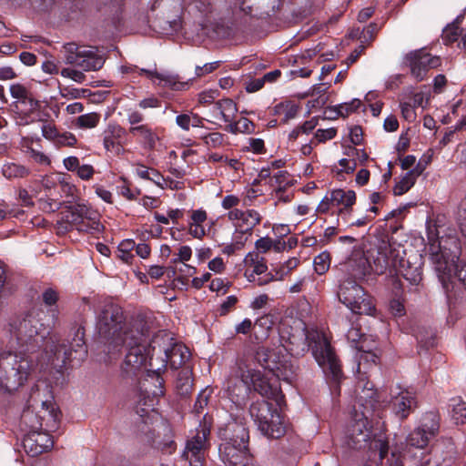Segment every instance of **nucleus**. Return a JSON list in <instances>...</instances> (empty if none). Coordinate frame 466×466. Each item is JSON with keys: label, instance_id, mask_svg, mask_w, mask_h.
<instances>
[{"label": "nucleus", "instance_id": "15", "mask_svg": "<svg viewBox=\"0 0 466 466\" xmlns=\"http://www.w3.org/2000/svg\"><path fill=\"white\" fill-rule=\"evenodd\" d=\"M347 339L358 352L356 359L358 360L357 373L360 374L366 370L367 366L376 365L379 356L375 350L377 344L372 335L365 336L360 332L358 326H352L347 332Z\"/></svg>", "mask_w": 466, "mask_h": 466}, {"label": "nucleus", "instance_id": "49", "mask_svg": "<svg viewBox=\"0 0 466 466\" xmlns=\"http://www.w3.org/2000/svg\"><path fill=\"white\" fill-rule=\"evenodd\" d=\"M389 311L393 317H402L405 315V307L403 301L400 299H393L389 303Z\"/></svg>", "mask_w": 466, "mask_h": 466}, {"label": "nucleus", "instance_id": "60", "mask_svg": "<svg viewBox=\"0 0 466 466\" xmlns=\"http://www.w3.org/2000/svg\"><path fill=\"white\" fill-rule=\"evenodd\" d=\"M240 203V199L238 197L235 195H227L223 198L221 201V207L224 209H234V208L238 207Z\"/></svg>", "mask_w": 466, "mask_h": 466}, {"label": "nucleus", "instance_id": "43", "mask_svg": "<svg viewBox=\"0 0 466 466\" xmlns=\"http://www.w3.org/2000/svg\"><path fill=\"white\" fill-rule=\"evenodd\" d=\"M455 217L461 234L466 238V196L459 203Z\"/></svg>", "mask_w": 466, "mask_h": 466}, {"label": "nucleus", "instance_id": "32", "mask_svg": "<svg viewBox=\"0 0 466 466\" xmlns=\"http://www.w3.org/2000/svg\"><path fill=\"white\" fill-rule=\"evenodd\" d=\"M299 109V105L292 101L281 102L274 107L275 114L283 116V122L285 123L295 118Z\"/></svg>", "mask_w": 466, "mask_h": 466}, {"label": "nucleus", "instance_id": "38", "mask_svg": "<svg viewBox=\"0 0 466 466\" xmlns=\"http://www.w3.org/2000/svg\"><path fill=\"white\" fill-rule=\"evenodd\" d=\"M199 137L208 148H218L224 145L225 136L219 132L202 134Z\"/></svg>", "mask_w": 466, "mask_h": 466}, {"label": "nucleus", "instance_id": "12", "mask_svg": "<svg viewBox=\"0 0 466 466\" xmlns=\"http://www.w3.org/2000/svg\"><path fill=\"white\" fill-rule=\"evenodd\" d=\"M249 414L258 430L266 437L279 439L285 434L286 425L277 407L266 400L253 402Z\"/></svg>", "mask_w": 466, "mask_h": 466}, {"label": "nucleus", "instance_id": "25", "mask_svg": "<svg viewBox=\"0 0 466 466\" xmlns=\"http://www.w3.org/2000/svg\"><path fill=\"white\" fill-rule=\"evenodd\" d=\"M140 74L146 75L155 84L169 87L173 90H183L187 86V83L180 81L178 76L170 73H158L156 70L140 69Z\"/></svg>", "mask_w": 466, "mask_h": 466}, {"label": "nucleus", "instance_id": "39", "mask_svg": "<svg viewBox=\"0 0 466 466\" xmlns=\"http://www.w3.org/2000/svg\"><path fill=\"white\" fill-rule=\"evenodd\" d=\"M299 264V259L297 258H290L283 264H281L274 273V280H281L288 276L291 270L296 268Z\"/></svg>", "mask_w": 466, "mask_h": 466}, {"label": "nucleus", "instance_id": "53", "mask_svg": "<svg viewBox=\"0 0 466 466\" xmlns=\"http://www.w3.org/2000/svg\"><path fill=\"white\" fill-rule=\"evenodd\" d=\"M39 203L41 209L48 213L56 212L61 208L60 201L53 200L49 198H41Z\"/></svg>", "mask_w": 466, "mask_h": 466}, {"label": "nucleus", "instance_id": "24", "mask_svg": "<svg viewBox=\"0 0 466 466\" xmlns=\"http://www.w3.org/2000/svg\"><path fill=\"white\" fill-rule=\"evenodd\" d=\"M416 404V396L413 391L409 390H401L393 398V412L400 420H404L408 418L410 412L415 409Z\"/></svg>", "mask_w": 466, "mask_h": 466}, {"label": "nucleus", "instance_id": "4", "mask_svg": "<svg viewBox=\"0 0 466 466\" xmlns=\"http://www.w3.org/2000/svg\"><path fill=\"white\" fill-rule=\"evenodd\" d=\"M367 371L358 373L357 389H361L357 399V404L360 410H355L354 417L346 432V441L350 448L354 450L368 449L374 456L378 455V463H381L388 454L389 444L386 438L383 423L377 422V427L370 426V420L384 407V401L380 400L381 393L374 390V385L369 381ZM357 410V407H354Z\"/></svg>", "mask_w": 466, "mask_h": 466}, {"label": "nucleus", "instance_id": "2", "mask_svg": "<svg viewBox=\"0 0 466 466\" xmlns=\"http://www.w3.org/2000/svg\"><path fill=\"white\" fill-rule=\"evenodd\" d=\"M284 344L278 348L259 347L254 356L258 364L270 371L278 380L291 383L297 372V365L290 357L303 356L311 350L312 355L327 377L338 383L341 378L339 362L323 331L315 327H307L298 322L295 332L285 338Z\"/></svg>", "mask_w": 466, "mask_h": 466}, {"label": "nucleus", "instance_id": "63", "mask_svg": "<svg viewBox=\"0 0 466 466\" xmlns=\"http://www.w3.org/2000/svg\"><path fill=\"white\" fill-rule=\"evenodd\" d=\"M348 156L353 157L356 161L358 160L360 164H365L369 159V156L364 150L354 147L349 150Z\"/></svg>", "mask_w": 466, "mask_h": 466}, {"label": "nucleus", "instance_id": "52", "mask_svg": "<svg viewBox=\"0 0 466 466\" xmlns=\"http://www.w3.org/2000/svg\"><path fill=\"white\" fill-rule=\"evenodd\" d=\"M58 298V292L53 288H47L42 293V300L48 307L55 306Z\"/></svg>", "mask_w": 466, "mask_h": 466}, {"label": "nucleus", "instance_id": "19", "mask_svg": "<svg viewBox=\"0 0 466 466\" xmlns=\"http://www.w3.org/2000/svg\"><path fill=\"white\" fill-rule=\"evenodd\" d=\"M209 434L210 428L206 423L200 424L196 430V434L187 441L183 456L189 466H204L205 453L209 445Z\"/></svg>", "mask_w": 466, "mask_h": 466}, {"label": "nucleus", "instance_id": "16", "mask_svg": "<svg viewBox=\"0 0 466 466\" xmlns=\"http://www.w3.org/2000/svg\"><path fill=\"white\" fill-rule=\"evenodd\" d=\"M196 7L206 15L219 10L220 13L231 15L233 20L248 16L252 11L246 0H198Z\"/></svg>", "mask_w": 466, "mask_h": 466}, {"label": "nucleus", "instance_id": "22", "mask_svg": "<svg viewBox=\"0 0 466 466\" xmlns=\"http://www.w3.org/2000/svg\"><path fill=\"white\" fill-rule=\"evenodd\" d=\"M127 130L115 122H110L102 132L103 147L106 153L115 157L124 156Z\"/></svg>", "mask_w": 466, "mask_h": 466}, {"label": "nucleus", "instance_id": "37", "mask_svg": "<svg viewBox=\"0 0 466 466\" xmlns=\"http://www.w3.org/2000/svg\"><path fill=\"white\" fill-rule=\"evenodd\" d=\"M330 255L328 251H323L314 258L313 265L317 274H325L330 267Z\"/></svg>", "mask_w": 466, "mask_h": 466}, {"label": "nucleus", "instance_id": "9", "mask_svg": "<svg viewBox=\"0 0 466 466\" xmlns=\"http://www.w3.org/2000/svg\"><path fill=\"white\" fill-rule=\"evenodd\" d=\"M345 267L351 277L339 280L337 297L352 313L374 316L376 308L372 299L356 281L366 276L370 263L364 251L354 246L351 254L345 261Z\"/></svg>", "mask_w": 466, "mask_h": 466}, {"label": "nucleus", "instance_id": "27", "mask_svg": "<svg viewBox=\"0 0 466 466\" xmlns=\"http://www.w3.org/2000/svg\"><path fill=\"white\" fill-rule=\"evenodd\" d=\"M128 132L133 136H138L145 148L154 149L159 140L157 134L147 125L140 124L138 127L129 128Z\"/></svg>", "mask_w": 466, "mask_h": 466}, {"label": "nucleus", "instance_id": "31", "mask_svg": "<svg viewBox=\"0 0 466 466\" xmlns=\"http://www.w3.org/2000/svg\"><path fill=\"white\" fill-rule=\"evenodd\" d=\"M229 133L237 134H253L255 132L254 123L247 117H240L238 121H231L226 128Z\"/></svg>", "mask_w": 466, "mask_h": 466}, {"label": "nucleus", "instance_id": "23", "mask_svg": "<svg viewBox=\"0 0 466 466\" xmlns=\"http://www.w3.org/2000/svg\"><path fill=\"white\" fill-rule=\"evenodd\" d=\"M187 225L188 234L192 238L201 240L209 235L215 226V219L208 217L206 209L198 208L188 210Z\"/></svg>", "mask_w": 466, "mask_h": 466}, {"label": "nucleus", "instance_id": "54", "mask_svg": "<svg viewBox=\"0 0 466 466\" xmlns=\"http://www.w3.org/2000/svg\"><path fill=\"white\" fill-rule=\"evenodd\" d=\"M30 157L36 162L37 164L44 165V166H49L51 164V160L47 155H46L44 152L29 148L28 150Z\"/></svg>", "mask_w": 466, "mask_h": 466}, {"label": "nucleus", "instance_id": "64", "mask_svg": "<svg viewBox=\"0 0 466 466\" xmlns=\"http://www.w3.org/2000/svg\"><path fill=\"white\" fill-rule=\"evenodd\" d=\"M255 247L258 252L266 253L272 247V240L268 237L258 238L255 242Z\"/></svg>", "mask_w": 466, "mask_h": 466}, {"label": "nucleus", "instance_id": "17", "mask_svg": "<svg viewBox=\"0 0 466 466\" xmlns=\"http://www.w3.org/2000/svg\"><path fill=\"white\" fill-rule=\"evenodd\" d=\"M228 218L235 228L233 239H236V245L241 248L247 240V237L243 238L244 235H250L253 228L261 222L262 217L255 209L234 208L228 213Z\"/></svg>", "mask_w": 466, "mask_h": 466}, {"label": "nucleus", "instance_id": "7", "mask_svg": "<svg viewBox=\"0 0 466 466\" xmlns=\"http://www.w3.org/2000/svg\"><path fill=\"white\" fill-rule=\"evenodd\" d=\"M165 337H167L165 335ZM164 339V335H155L151 341H148V335L147 336V362L141 366L137 371L141 369H146L147 377L155 380V389L148 390V380L147 379L141 387L140 401L146 408L141 409L143 413L140 416H149V410L152 415L157 414L153 409L156 401L160 396L164 394V380L160 377L161 371L166 370L167 362H169L172 369H178L185 364L190 358L188 349L182 344L174 343L171 348L163 347L160 341Z\"/></svg>", "mask_w": 466, "mask_h": 466}, {"label": "nucleus", "instance_id": "3", "mask_svg": "<svg viewBox=\"0 0 466 466\" xmlns=\"http://www.w3.org/2000/svg\"><path fill=\"white\" fill-rule=\"evenodd\" d=\"M96 329L105 339V350L109 358L118 355L123 348L127 354L122 369L127 373H136L147 362V336L142 323L125 322L124 313L116 304L106 303L96 317Z\"/></svg>", "mask_w": 466, "mask_h": 466}, {"label": "nucleus", "instance_id": "57", "mask_svg": "<svg viewBox=\"0 0 466 466\" xmlns=\"http://www.w3.org/2000/svg\"><path fill=\"white\" fill-rule=\"evenodd\" d=\"M336 134L337 130L333 127L327 129H318L315 133V138L318 140V142L323 143L335 137Z\"/></svg>", "mask_w": 466, "mask_h": 466}, {"label": "nucleus", "instance_id": "45", "mask_svg": "<svg viewBox=\"0 0 466 466\" xmlns=\"http://www.w3.org/2000/svg\"><path fill=\"white\" fill-rule=\"evenodd\" d=\"M400 108L402 117L406 121L411 123L416 120L417 115L415 111L416 106H414V104H410L409 102H400Z\"/></svg>", "mask_w": 466, "mask_h": 466}, {"label": "nucleus", "instance_id": "10", "mask_svg": "<svg viewBox=\"0 0 466 466\" xmlns=\"http://www.w3.org/2000/svg\"><path fill=\"white\" fill-rule=\"evenodd\" d=\"M63 56L66 64L74 65L81 70L66 67L60 71L61 76L76 83L85 81L83 71L99 70L105 63L104 56L96 47L77 46L75 43H67L63 46Z\"/></svg>", "mask_w": 466, "mask_h": 466}, {"label": "nucleus", "instance_id": "50", "mask_svg": "<svg viewBox=\"0 0 466 466\" xmlns=\"http://www.w3.org/2000/svg\"><path fill=\"white\" fill-rule=\"evenodd\" d=\"M220 61H214L210 63H207L202 66H197L195 69V74L198 77L204 76L208 74L214 72L220 66Z\"/></svg>", "mask_w": 466, "mask_h": 466}, {"label": "nucleus", "instance_id": "21", "mask_svg": "<svg viewBox=\"0 0 466 466\" xmlns=\"http://www.w3.org/2000/svg\"><path fill=\"white\" fill-rule=\"evenodd\" d=\"M245 273L244 276L248 282L264 286L274 280V274L268 271V266L263 257L258 252H248L244 258Z\"/></svg>", "mask_w": 466, "mask_h": 466}, {"label": "nucleus", "instance_id": "35", "mask_svg": "<svg viewBox=\"0 0 466 466\" xmlns=\"http://www.w3.org/2000/svg\"><path fill=\"white\" fill-rule=\"evenodd\" d=\"M136 243L132 239L122 240L117 247V257L125 263H131L134 255L131 251L135 248Z\"/></svg>", "mask_w": 466, "mask_h": 466}, {"label": "nucleus", "instance_id": "55", "mask_svg": "<svg viewBox=\"0 0 466 466\" xmlns=\"http://www.w3.org/2000/svg\"><path fill=\"white\" fill-rule=\"evenodd\" d=\"M192 257V249L189 246H181L178 249L177 257L172 259L173 263L182 262L186 263L190 260Z\"/></svg>", "mask_w": 466, "mask_h": 466}, {"label": "nucleus", "instance_id": "6", "mask_svg": "<svg viewBox=\"0 0 466 466\" xmlns=\"http://www.w3.org/2000/svg\"><path fill=\"white\" fill-rule=\"evenodd\" d=\"M59 420L50 387L45 382L36 384L21 415V426L26 431L23 446L28 455L35 457L53 447L49 432L58 429Z\"/></svg>", "mask_w": 466, "mask_h": 466}, {"label": "nucleus", "instance_id": "18", "mask_svg": "<svg viewBox=\"0 0 466 466\" xmlns=\"http://www.w3.org/2000/svg\"><path fill=\"white\" fill-rule=\"evenodd\" d=\"M439 428L438 414L432 411L425 413L421 417L420 425L407 436V444L418 449L425 448L430 440L438 433Z\"/></svg>", "mask_w": 466, "mask_h": 466}, {"label": "nucleus", "instance_id": "48", "mask_svg": "<svg viewBox=\"0 0 466 466\" xmlns=\"http://www.w3.org/2000/svg\"><path fill=\"white\" fill-rule=\"evenodd\" d=\"M76 142H77V139L73 133L68 132V131H63L61 133V137H60L59 140L57 141V143L56 145V147H57V148L63 147H72L76 146Z\"/></svg>", "mask_w": 466, "mask_h": 466}, {"label": "nucleus", "instance_id": "44", "mask_svg": "<svg viewBox=\"0 0 466 466\" xmlns=\"http://www.w3.org/2000/svg\"><path fill=\"white\" fill-rule=\"evenodd\" d=\"M116 192L127 200H134L140 194L139 189L132 190L128 182L125 179H122V182L116 186Z\"/></svg>", "mask_w": 466, "mask_h": 466}, {"label": "nucleus", "instance_id": "30", "mask_svg": "<svg viewBox=\"0 0 466 466\" xmlns=\"http://www.w3.org/2000/svg\"><path fill=\"white\" fill-rule=\"evenodd\" d=\"M287 173L283 171H278L274 176L276 183L279 184V187L275 189L274 193L276 203H288L293 197V193L286 187V185L284 187L281 186V183L284 182Z\"/></svg>", "mask_w": 466, "mask_h": 466}, {"label": "nucleus", "instance_id": "8", "mask_svg": "<svg viewBox=\"0 0 466 466\" xmlns=\"http://www.w3.org/2000/svg\"><path fill=\"white\" fill-rule=\"evenodd\" d=\"M255 359L240 358L230 368L223 390L231 402L242 406L248 400L252 390L262 397L273 400L280 408L285 403L279 380L268 379L260 370L253 367Z\"/></svg>", "mask_w": 466, "mask_h": 466}, {"label": "nucleus", "instance_id": "26", "mask_svg": "<svg viewBox=\"0 0 466 466\" xmlns=\"http://www.w3.org/2000/svg\"><path fill=\"white\" fill-rule=\"evenodd\" d=\"M213 112L215 117L229 124L234 119L238 112V106L232 99L225 98L215 104Z\"/></svg>", "mask_w": 466, "mask_h": 466}, {"label": "nucleus", "instance_id": "28", "mask_svg": "<svg viewBox=\"0 0 466 466\" xmlns=\"http://www.w3.org/2000/svg\"><path fill=\"white\" fill-rule=\"evenodd\" d=\"M424 167H420V164L414 168L405 173V175L396 183L393 187V193L396 196H401L408 192L415 184L417 177L422 172Z\"/></svg>", "mask_w": 466, "mask_h": 466}, {"label": "nucleus", "instance_id": "61", "mask_svg": "<svg viewBox=\"0 0 466 466\" xmlns=\"http://www.w3.org/2000/svg\"><path fill=\"white\" fill-rule=\"evenodd\" d=\"M129 128L138 127L139 124L143 121V115L137 111H129L127 116Z\"/></svg>", "mask_w": 466, "mask_h": 466}, {"label": "nucleus", "instance_id": "47", "mask_svg": "<svg viewBox=\"0 0 466 466\" xmlns=\"http://www.w3.org/2000/svg\"><path fill=\"white\" fill-rule=\"evenodd\" d=\"M30 100L32 102V105L31 103L26 102H17L14 103V106L19 113L24 115H29L30 113L34 112L38 106L37 100L34 99L31 96Z\"/></svg>", "mask_w": 466, "mask_h": 466}, {"label": "nucleus", "instance_id": "1", "mask_svg": "<svg viewBox=\"0 0 466 466\" xmlns=\"http://www.w3.org/2000/svg\"><path fill=\"white\" fill-rule=\"evenodd\" d=\"M39 314L31 309L9 324L18 349L15 352H0V389L5 391L24 385L37 366L60 371L74 360H83L87 354L82 327L76 329L69 346L59 344L55 336H50L49 327L40 321Z\"/></svg>", "mask_w": 466, "mask_h": 466}, {"label": "nucleus", "instance_id": "20", "mask_svg": "<svg viewBox=\"0 0 466 466\" xmlns=\"http://www.w3.org/2000/svg\"><path fill=\"white\" fill-rule=\"evenodd\" d=\"M405 63L409 66L411 76L420 82L427 77L431 69L441 66V60L440 56H433L424 49H418L405 56Z\"/></svg>", "mask_w": 466, "mask_h": 466}, {"label": "nucleus", "instance_id": "40", "mask_svg": "<svg viewBox=\"0 0 466 466\" xmlns=\"http://www.w3.org/2000/svg\"><path fill=\"white\" fill-rule=\"evenodd\" d=\"M100 120V116L97 113L92 112L81 115L76 119V126L80 128H94Z\"/></svg>", "mask_w": 466, "mask_h": 466}, {"label": "nucleus", "instance_id": "59", "mask_svg": "<svg viewBox=\"0 0 466 466\" xmlns=\"http://www.w3.org/2000/svg\"><path fill=\"white\" fill-rule=\"evenodd\" d=\"M147 180L152 181L158 187L165 189L167 187L166 177H164L157 169L152 168Z\"/></svg>", "mask_w": 466, "mask_h": 466}, {"label": "nucleus", "instance_id": "56", "mask_svg": "<svg viewBox=\"0 0 466 466\" xmlns=\"http://www.w3.org/2000/svg\"><path fill=\"white\" fill-rule=\"evenodd\" d=\"M76 172L78 177L82 180H89L95 174V168L92 165L84 164L80 165Z\"/></svg>", "mask_w": 466, "mask_h": 466}, {"label": "nucleus", "instance_id": "5", "mask_svg": "<svg viewBox=\"0 0 466 466\" xmlns=\"http://www.w3.org/2000/svg\"><path fill=\"white\" fill-rule=\"evenodd\" d=\"M426 236V254L443 289L448 290L456 281L466 289V263L460 260V239L444 215L427 218Z\"/></svg>", "mask_w": 466, "mask_h": 466}, {"label": "nucleus", "instance_id": "41", "mask_svg": "<svg viewBox=\"0 0 466 466\" xmlns=\"http://www.w3.org/2000/svg\"><path fill=\"white\" fill-rule=\"evenodd\" d=\"M11 96L15 99L14 103L26 102L31 103L29 91L21 84H13L10 86Z\"/></svg>", "mask_w": 466, "mask_h": 466}, {"label": "nucleus", "instance_id": "36", "mask_svg": "<svg viewBox=\"0 0 466 466\" xmlns=\"http://www.w3.org/2000/svg\"><path fill=\"white\" fill-rule=\"evenodd\" d=\"M41 133L44 138L50 141L56 147L62 132L52 122L44 121L41 127Z\"/></svg>", "mask_w": 466, "mask_h": 466}, {"label": "nucleus", "instance_id": "13", "mask_svg": "<svg viewBox=\"0 0 466 466\" xmlns=\"http://www.w3.org/2000/svg\"><path fill=\"white\" fill-rule=\"evenodd\" d=\"M356 193L351 189L336 188L324 196L316 211L318 214L331 212L337 214L339 219L348 223L352 213L353 206L356 203Z\"/></svg>", "mask_w": 466, "mask_h": 466}, {"label": "nucleus", "instance_id": "51", "mask_svg": "<svg viewBox=\"0 0 466 466\" xmlns=\"http://www.w3.org/2000/svg\"><path fill=\"white\" fill-rule=\"evenodd\" d=\"M421 458L417 466H452L451 458L449 460L444 459L442 462L439 463L437 461H432L431 457L429 454H423L421 452Z\"/></svg>", "mask_w": 466, "mask_h": 466}, {"label": "nucleus", "instance_id": "14", "mask_svg": "<svg viewBox=\"0 0 466 466\" xmlns=\"http://www.w3.org/2000/svg\"><path fill=\"white\" fill-rule=\"evenodd\" d=\"M62 219L81 232L94 234L101 232L104 228L99 212L85 203L70 207L63 214Z\"/></svg>", "mask_w": 466, "mask_h": 466}, {"label": "nucleus", "instance_id": "34", "mask_svg": "<svg viewBox=\"0 0 466 466\" xmlns=\"http://www.w3.org/2000/svg\"><path fill=\"white\" fill-rule=\"evenodd\" d=\"M450 406L451 407V416L456 424L466 423V402L460 398L452 399Z\"/></svg>", "mask_w": 466, "mask_h": 466}, {"label": "nucleus", "instance_id": "42", "mask_svg": "<svg viewBox=\"0 0 466 466\" xmlns=\"http://www.w3.org/2000/svg\"><path fill=\"white\" fill-rule=\"evenodd\" d=\"M361 106V101L358 98H353L350 102L341 103L336 106L339 116L346 117L353 112L357 111Z\"/></svg>", "mask_w": 466, "mask_h": 466}, {"label": "nucleus", "instance_id": "46", "mask_svg": "<svg viewBox=\"0 0 466 466\" xmlns=\"http://www.w3.org/2000/svg\"><path fill=\"white\" fill-rule=\"evenodd\" d=\"M228 288L229 282L226 279L221 278L214 279L209 284V289L211 291L220 293L222 295L227 293Z\"/></svg>", "mask_w": 466, "mask_h": 466}, {"label": "nucleus", "instance_id": "62", "mask_svg": "<svg viewBox=\"0 0 466 466\" xmlns=\"http://www.w3.org/2000/svg\"><path fill=\"white\" fill-rule=\"evenodd\" d=\"M253 322L250 319H244L240 323L235 327V331L238 334H248L251 331Z\"/></svg>", "mask_w": 466, "mask_h": 466}, {"label": "nucleus", "instance_id": "33", "mask_svg": "<svg viewBox=\"0 0 466 466\" xmlns=\"http://www.w3.org/2000/svg\"><path fill=\"white\" fill-rule=\"evenodd\" d=\"M2 173L8 179L22 178L30 174V169L17 163H6L2 167Z\"/></svg>", "mask_w": 466, "mask_h": 466}, {"label": "nucleus", "instance_id": "58", "mask_svg": "<svg viewBox=\"0 0 466 466\" xmlns=\"http://www.w3.org/2000/svg\"><path fill=\"white\" fill-rule=\"evenodd\" d=\"M247 150L255 154H261L265 150L264 141L261 138H248V146Z\"/></svg>", "mask_w": 466, "mask_h": 466}, {"label": "nucleus", "instance_id": "29", "mask_svg": "<svg viewBox=\"0 0 466 466\" xmlns=\"http://www.w3.org/2000/svg\"><path fill=\"white\" fill-rule=\"evenodd\" d=\"M464 18V15H459L451 24H448L442 31V40L447 44L454 43L461 34L460 25Z\"/></svg>", "mask_w": 466, "mask_h": 466}, {"label": "nucleus", "instance_id": "11", "mask_svg": "<svg viewBox=\"0 0 466 466\" xmlns=\"http://www.w3.org/2000/svg\"><path fill=\"white\" fill-rule=\"evenodd\" d=\"M398 254L390 245L380 247L377 257L374 258L375 272L383 274L387 269L394 268L411 286H419L422 280V271L420 265L411 266L408 259L398 258Z\"/></svg>", "mask_w": 466, "mask_h": 466}]
</instances>
